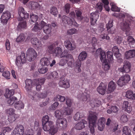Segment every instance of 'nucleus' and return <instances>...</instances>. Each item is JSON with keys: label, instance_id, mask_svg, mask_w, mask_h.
Instances as JSON below:
<instances>
[{"label": "nucleus", "instance_id": "7ed1b4c3", "mask_svg": "<svg viewBox=\"0 0 135 135\" xmlns=\"http://www.w3.org/2000/svg\"><path fill=\"white\" fill-rule=\"evenodd\" d=\"M56 125L58 128L61 129H65L67 125V120L64 118H59L56 120Z\"/></svg>", "mask_w": 135, "mask_h": 135}, {"label": "nucleus", "instance_id": "b1692460", "mask_svg": "<svg viewBox=\"0 0 135 135\" xmlns=\"http://www.w3.org/2000/svg\"><path fill=\"white\" fill-rule=\"evenodd\" d=\"M46 77L48 79L52 78L55 79L58 78V74L56 71H54L51 73L48 72L46 74Z\"/></svg>", "mask_w": 135, "mask_h": 135}, {"label": "nucleus", "instance_id": "49530a36", "mask_svg": "<svg viewBox=\"0 0 135 135\" xmlns=\"http://www.w3.org/2000/svg\"><path fill=\"white\" fill-rule=\"evenodd\" d=\"M25 39L24 34L21 33L17 38L16 41L17 42H21L23 41Z\"/></svg>", "mask_w": 135, "mask_h": 135}, {"label": "nucleus", "instance_id": "c03bdc74", "mask_svg": "<svg viewBox=\"0 0 135 135\" xmlns=\"http://www.w3.org/2000/svg\"><path fill=\"white\" fill-rule=\"evenodd\" d=\"M45 81V79L44 78H40L38 79H34V83L37 84H39L41 85L44 84Z\"/></svg>", "mask_w": 135, "mask_h": 135}, {"label": "nucleus", "instance_id": "79ce46f5", "mask_svg": "<svg viewBox=\"0 0 135 135\" xmlns=\"http://www.w3.org/2000/svg\"><path fill=\"white\" fill-rule=\"evenodd\" d=\"M55 114L56 117L57 118L63 116L64 115L63 109L56 110L55 112Z\"/></svg>", "mask_w": 135, "mask_h": 135}, {"label": "nucleus", "instance_id": "1a4fd4ad", "mask_svg": "<svg viewBox=\"0 0 135 135\" xmlns=\"http://www.w3.org/2000/svg\"><path fill=\"white\" fill-rule=\"evenodd\" d=\"M11 14L9 12H4L1 18V23L3 24H6L8 20L11 17Z\"/></svg>", "mask_w": 135, "mask_h": 135}, {"label": "nucleus", "instance_id": "2f4dec72", "mask_svg": "<svg viewBox=\"0 0 135 135\" xmlns=\"http://www.w3.org/2000/svg\"><path fill=\"white\" fill-rule=\"evenodd\" d=\"M122 135H131L130 129L127 126H124L122 130Z\"/></svg>", "mask_w": 135, "mask_h": 135}, {"label": "nucleus", "instance_id": "9d476101", "mask_svg": "<svg viewBox=\"0 0 135 135\" xmlns=\"http://www.w3.org/2000/svg\"><path fill=\"white\" fill-rule=\"evenodd\" d=\"M18 14L20 17L18 20L21 21L23 19H26L28 18L29 14L25 11L24 9L22 7H20L18 9Z\"/></svg>", "mask_w": 135, "mask_h": 135}, {"label": "nucleus", "instance_id": "58836bf2", "mask_svg": "<svg viewBox=\"0 0 135 135\" xmlns=\"http://www.w3.org/2000/svg\"><path fill=\"white\" fill-rule=\"evenodd\" d=\"M55 45L53 44L48 46L46 50L50 54H53L54 51V48Z\"/></svg>", "mask_w": 135, "mask_h": 135}, {"label": "nucleus", "instance_id": "69168bd1", "mask_svg": "<svg viewBox=\"0 0 135 135\" xmlns=\"http://www.w3.org/2000/svg\"><path fill=\"white\" fill-rule=\"evenodd\" d=\"M120 120L121 122L125 123L128 120V119L126 115H122L120 118Z\"/></svg>", "mask_w": 135, "mask_h": 135}, {"label": "nucleus", "instance_id": "dca6fc26", "mask_svg": "<svg viewBox=\"0 0 135 135\" xmlns=\"http://www.w3.org/2000/svg\"><path fill=\"white\" fill-rule=\"evenodd\" d=\"M105 119L104 117H101L99 119L97 123L98 129L102 131L104 129L105 122Z\"/></svg>", "mask_w": 135, "mask_h": 135}, {"label": "nucleus", "instance_id": "6e6552de", "mask_svg": "<svg viewBox=\"0 0 135 135\" xmlns=\"http://www.w3.org/2000/svg\"><path fill=\"white\" fill-rule=\"evenodd\" d=\"M26 58L25 54L22 52L21 54L16 58V64L18 67H19L21 65V63H23L25 62Z\"/></svg>", "mask_w": 135, "mask_h": 135}, {"label": "nucleus", "instance_id": "f704fd0d", "mask_svg": "<svg viewBox=\"0 0 135 135\" xmlns=\"http://www.w3.org/2000/svg\"><path fill=\"white\" fill-rule=\"evenodd\" d=\"M63 114L64 115H70L73 112V110L70 107H67L65 109H63Z\"/></svg>", "mask_w": 135, "mask_h": 135}, {"label": "nucleus", "instance_id": "f3484780", "mask_svg": "<svg viewBox=\"0 0 135 135\" xmlns=\"http://www.w3.org/2000/svg\"><path fill=\"white\" fill-rule=\"evenodd\" d=\"M107 86L103 83H101L97 89V91L99 93L102 95H104L106 91Z\"/></svg>", "mask_w": 135, "mask_h": 135}, {"label": "nucleus", "instance_id": "5701e85b", "mask_svg": "<svg viewBox=\"0 0 135 135\" xmlns=\"http://www.w3.org/2000/svg\"><path fill=\"white\" fill-rule=\"evenodd\" d=\"M122 108L128 113H130L132 111V107L130 105H129V103L127 101H125L123 102Z\"/></svg>", "mask_w": 135, "mask_h": 135}, {"label": "nucleus", "instance_id": "a18cd8bd", "mask_svg": "<svg viewBox=\"0 0 135 135\" xmlns=\"http://www.w3.org/2000/svg\"><path fill=\"white\" fill-rule=\"evenodd\" d=\"M26 21H21L17 26L18 30H20L22 28H26Z\"/></svg>", "mask_w": 135, "mask_h": 135}, {"label": "nucleus", "instance_id": "bb28decb", "mask_svg": "<svg viewBox=\"0 0 135 135\" xmlns=\"http://www.w3.org/2000/svg\"><path fill=\"white\" fill-rule=\"evenodd\" d=\"M126 97L131 99H135V93H134L133 91L130 90L127 91L126 95Z\"/></svg>", "mask_w": 135, "mask_h": 135}, {"label": "nucleus", "instance_id": "bf43d9fd", "mask_svg": "<svg viewBox=\"0 0 135 135\" xmlns=\"http://www.w3.org/2000/svg\"><path fill=\"white\" fill-rule=\"evenodd\" d=\"M50 133L51 135H54L57 131V128L52 126L50 129Z\"/></svg>", "mask_w": 135, "mask_h": 135}, {"label": "nucleus", "instance_id": "774afa93", "mask_svg": "<svg viewBox=\"0 0 135 135\" xmlns=\"http://www.w3.org/2000/svg\"><path fill=\"white\" fill-rule=\"evenodd\" d=\"M59 103L57 102H55L50 107V109L51 110H54L59 105Z\"/></svg>", "mask_w": 135, "mask_h": 135}, {"label": "nucleus", "instance_id": "39448f33", "mask_svg": "<svg viewBox=\"0 0 135 135\" xmlns=\"http://www.w3.org/2000/svg\"><path fill=\"white\" fill-rule=\"evenodd\" d=\"M62 20L65 23L68 24L70 26L74 25L78 27L79 25L74 20H73L70 18L64 15L62 17Z\"/></svg>", "mask_w": 135, "mask_h": 135}, {"label": "nucleus", "instance_id": "4468645a", "mask_svg": "<svg viewBox=\"0 0 135 135\" xmlns=\"http://www.w3.org/2000/svg\"><path fill=\"white\" fill-rule=\"evenodd\" d=\"M87 123V122L86 120L83 119L75 124L74 128L77 130H80L85 128V125H86Z\"/></svg>", "mask_w": 135, "mask_h": 135}, {"label": "nucleus", "instance_id": "393cba45", "mask_svg": "<svg viewBox=\"0 0 135 135\" xmlns=\"http://www.w3.org/2000/svg\"><path fill=\"white\" fill-rule=\"evenodd\" d=\"M116 87V85L115 83L112 81H111L108 84V93H110L113 91L115 89Z\"/></svg>", "mask_w": 135, "mask_h": 135}, {"label": "nucleus", "instance_id": "f03ea898", "mask_svg": "<svg viewBox=\"0 0 135 135\" xmlns=\"http://www.w3.org/2000/svg\"><path fill=\"white\" fill-rule=\"evenodd\" d=\"M98 52H100V59L101 61H104L103 62V68L104 70H108L110 66L109 64L108 60L105 59L106 56L105 52L100 48L97 50L96 53H98Z\"/></svg>", "mask_w": 135, "mask_h": 135}, {"label": "nucleus", "instance_id": "7c9ffc66", "mask_svg": "<svg viewBox=\"0 0 135 135\" xmlns=\"http://www.w3.org/2000/svg\"><path fill=\"white\" fill-rule=\"evenodd\" d=\"M44 32L46 34L50 33L51 31V25L50 24L45 25L43 28Z\"/></svg>", "mask_w": 135, "mask_h": 135}, {"label": "nucleus", "instance_id": "9b49d317", "mask_svg": "<svg viewBox=\"0 0 135 135\" xmlns=\"http://www.w3.org/2000/svg\"><path fill=\"white\" fill-rule=\"evenodd\" d=\"M132 22V20L130 19H129L126 20L124 23L123 30L124 31H125L127 36L129 34V32L130 30V28L129 26L131 25Z\"/></svg>", "mask_w": 135, "mask_h": 135}, {"label": "nucleus", "instance_id": "5fc2aeb1", "mask_svg": "<svg viewBox=\"0 0 135 135\" xmlns=\"http://www.w3.org/2000/svg\"><path fill=\"white\" fill-rule=\"evenodd\" d=\"M49 117L47 115H46L43 117L42 119V124L46 123L47 122H52L51 121H49Z\"/></svg>", "mask_w": 135, "mask_h": 135}, {"label": "nucleus", "instance_id": "864d4df0", "mask_svg": "<svg viewBox=\"0 0 135 135\" xmlns=\"http://www.w3.org/2000/svg\"><path fill=\"white\" fill-rule=\"evenodd\" d=\"M127 40L130 46L134 45L135 43V40L131 36H129L128 37Z\"/></svg>", "mask_w": 135, "mask_h": 135}, {"label": "nucleus", "instance_id": "338daca9", "mask_svg": "<svg viewBox=\"0 0 135 135\" xmlns=\"http://www.w3.org/2000/svg\"><path fill=\"white\" fill-rule=\"evenodd\" d=\"M12 130V128L9 127H4L2 129V131L3 133L4 134L6 132H9L11 131Z\"/></svg>", "mask_w": 135, "mask_h": 135}, {"label": "nucleus", "instance_id": "a878e982", "mask_svg": "<svg viewBox=\"0 0 135 135\" xmlns=\"http://www.w3.org/2000/svg\"><path fill=\"white\" fill-rule=\"evenodd\" d=\"M43 128L44 131H49L51 127L52 126L53 122H50L42 124Z\"/></svg>", "mask_w": 135, "mask_h": 135}, {"label": "nucleus", "instance_id": "de8ad7c7", "mask_svg": "<svg viewBox=\"0 0 135 135\" xmlns=\"http://www.w3.org/2000/svg\"><path fill=\"white\" fill-rule=\"evenodd\" d=\"M75 12L77 19L79 21H81L83 18V17L81 16L82 13L80 11L76 10L75 11Z\"/></svg>", "mask_w": 135, "mask_h": 135}, {"label": "nucleus", "instance_id": "e433bc0d", "mask_svg": "<svg viewBox=\"0 0 135 135\" xmlns=\"http://www.w3.org/2000/svg\"><path fill=\"white\" fill-rule=\"evenodd\" d=\"M14 93V91L13 90H9L8 89H7L6 90L4 96L6 98H9L13 95Z\"/></svg>", "mask_w": 135, "mask_h": 135}, {"label": "nucleus", "instance_id": "c85d7f7f", "mask_svg": "<svg viewBox=\"0 0 135 135\" xmlns=\"http://www.w3.org/2000/svg\"><path fill=\"white\" fill-rule=\"evenodd\" d=\"M25 84L26 90L28 91H30L32 86V81L30 79H27L25 81Z\"/></svg>", "mask_w": 135, "mask_h": 135}, {"label": "nucleus", "instance_id": "09e8293b", "mask_svg": "<svg viewBox=\"0 0 135 135\" xmlns=\"http://www.w3.org/2000/svg\"><path fill=\"white\" fill-rule=\"evenodd\" d=\"M110 5L111 6V10L112 11L117 12L120 11V8L116 6L115 4L113 3H111Z\"/></svg>", "mask_w": 135, "mask_h": 135}, {"label": "nucleus", "instance_id": "c756f323", "mask_svg": "<svg viewBox=\"0 0 135 135\" xmlns=\"http://www.w3.org/2000/svg\"><path fill=\"white\" fill-rule=\"evenodd\" d=\"M14 107L17 109L20 110L23 109L24 107V104L21 101L16 102L14 104Z\"/></svg>", "mask_w": 135, "mask_h": 135}, {"label": "nucleus", "instance_id": "aec40b11", "mask_svg": "<svg viewBox=\"0 0 135 135\" xmlns=\"http://www.w3.org/2000/svg\"><path fill=\"white\" fill-rule=\"evenodd\" d=\"M135 56V50H130L125 53V57L127 59L131 58Z\"/></svg>", "mask_w": 135, "mask_h": 135}, {"label": "nucleus", "instance_id": "2eb2a0df", "mask_svg": "<svg viewBox=\"0 0 135 135\" xmlns=\"http://www.w3.org/2000/svg\"><path fill=\"white\" fill-rule=\"evenodd\" d=\"M59 85L60 87L66 89L68 88L70 86L69 80L65 79L63 80L60 79L59 83Z\"/></svg>", "mask_w": 135, "mask_h": 135}, {"label": "nucleus", "instance_id": "ea45409f", "mask_svg": "<svg viewBox=\"0 0 135 135\" xmlns=\"http://www.w3.org/2000/svg\"><path fill=\"white\" fill-rule=\"evenodd\" d=\"M62 50L61 48L59 47L56 48L54 49V54H55L56 56L60 57L62 53Z\"/></svg>", "mask_w": 135, "mask_h": 135}, {"label": "nucleus", "instance_id": "20e7f679", "mask_svg": "<svg viewBox=\"0 0 135 135\" xmlns=\"http://www.w3.org/2000/svg\"><path fill=\"white\" fill-rule=\"evenodd\" d=\"M131 80L130 76L128 74H126L121 76L117 81V83L120 87L126 85Z\"/></svg>", "mask_w": 135, "mask_h": 135}, {"label": "nucleus", "instance_id": "72a5a7b5", "mask_svg": "<svg viewBox=\"0 0 135 135\" xmlns=\"http://www.w3.org/2000/svg\"><path fill=\"white\" fill-rule=\"evenodd\" d=\"M40 63L42 66H47L50 64V62L48 58L44 57L41 59Z\"/></svg>", "mask_w": 135, "mask_h": 135}, {"label": "nucleus", "instance_id": "a211bd4d", "mask_svg": "<svg viewBox=\"0 0 135 135\" xmlns=\"http://www.w3.org/2000/svg\"><path fill=\"white\" fill-rule=\"evenodd\" d=\"M66 61L68 66L69 67H73L74 65V60L72 56L70 54L68 55V57L66 59Z\"/></svg>", "mask_w": 135, "mask_h": 135}, {"label": "nucleus", "instance_id": "8fccbe9b", "mask_svg": "<svg viewBox=\"0 0 135 135\" xmlns=\"http://www.w3.org/2000/svg\"><path fill=\"white\" fill-rule=\"evenodd\" d=\"M2 75L7 79H10V73L8 71H4L2 73Z\"/></svg>", "mask_w": 135, "mask_h": 135}, {"label": "nucleus", "instance_id": "4d7b16f0", "mask_svg": "<svg viewBox=\"0 0 135 135\" xmlns=\"http://www.w3.org/2000/svg\"><path fill=\"white\" fill-rule=\"evenodd\" d=\"M61 53L60 56L61 58L66 57V58L68 57V55L70 54H68V51L67 50H64L63 52L62 51Z\"/></svg>", "mask_w": 135, "mask_h": 135}, {"label": "nucleus", "instance_id": "c9c22d12", "mask_svg": "<svg viewBox=\"0 0 135 135\" xmlns=\"http://www.w3.org/2000/svg\"><path fill=\"white\" fill-rule=\"evenodd\" d=\"M112 51L116 57L119 58L120 57V54L119 53V50L117 46H114L113 47Z\"/></svg>", "mask_w": 135, "mask_h": 135}, {"label": "nucleus", "instance_id": "473e14b6", "mask_svg": "<svg viewBox=\"0 0 135 135\" xmlns=\"http://www.w3.org/2000/svg\"><path fill=\"white\" fill-rule=\"evenodd\" d=\"M84 115L82 112H78L74 115V119L76 121L79 120L83 118Z\"/></svg>", "mask_w": 135, "mask_h": 135}, {"label": "nucleus", "instance_id": "cd10ccee", "mask_svg": "<svg viewBox=\"0 0 135 135\" xmlns=\"http://www.w3.org/2000/svg\"><path fill=\"white\" fill-rule=\"evenodd\" d=\"M43 3L42 1L38 0L37 2H34V6L37 9L42 10L43 9Z\"/></svg>", "mask_w": 135, "mask_h": 135}, {"label": "nucleus", "instance_id": "412c9836", "mask_svg": "<svg viewBox=\"0 0 135 135\" xmlns=\"http://www.w3.org/2000/svg\"><path fill=\"white\" fill-rule=\"evenodd\" d=\"M113 26V21L110 19L108 23L106 24V28L107 31L109 33L113 34L114 33V31L111 30V28Z\"/></svg>", "mask_w": 135, "mask_h": 135}, {"label": "nucleus", "instance_id": "a19ab883", "mask_svg": "<svg viewBox=\"0 0 135 135\" xmlns=\"http://www.w3.org/2000/svg\"><path fill=\"white\" fill-rule=\"evenodd\" d=\"M17 98L14 96L8 99L7 101V103L9 105H12L13 104H14L15 103L17 102Z\"/></svg>", "mask_w": 135, "mask_h": 135}, {"label": "nucleus", "instance_id": "052dcab7", "mask_svg": "<svg viewBox=\"0 0 135 135\" xmlns=\"http://www.w3.org/2000/svg\"><path fill=\"white\" fill-rule=\"evenodd\" d=\"M103 5V3L101 2H99L96 4V7L99 11L101 12L102 10Z\"/></svg>", "mask_w": 135, "mask_h": 135}, {"label": "nucleus", "instance_id": "0eeeda50", "mask_svg": "<svg viewBox=\"0 0 135 135\" xmlns=\"http://www.w3.org/2000/svg\"><path fill=\"white\" fill-rule=\"evenodd\" d=\"M24 129V127L22 125H18L15 128L12 135H23Z\"/></svg>", "mask_w": 135, "mask_h": 135}, {"label": "nucleus", "instance_id": "4be33fe9", "mask_svg": "<svg viewBox=\"0 0 135 135\" xmlns=\"http://www.w3.org/2000/svg\"><path fill=\"white\" fill-rule=\"evenodd\" d=\"M99 18V15L98 12H92L90 14V23L91 24H94L95 22H93V20L97 21V19Z\"/></svg>", "mask_w": 135, "mask_h": 135}, {"label": "nucleus", "instance_id": "f8f14e48", "mask_svg": "<svg viewBox=\"0 0 135 135\" xmlns=\"http://www.w3.org/2000/svg\"><path fill=\"white\" fill-rule=\"evenodd\" d=\"M131 65L129 62H126L124 65L123 67L119 68L118 70L120 72L124 73H128L130 70Z\"/></svg>", "mask_w": 135, "mask_h": 135}, {"label": "nucleus", "instance_id": "603ef678", "mask_svg": "<svg viewBox=\"0 0 135 135\" xmlns=\"http://www.w3.org/2000/svg\"><path fill=\"white\" fill-rule=\"evenodd\" d=\"M50 13L54 15L57 14L58 11L56 7L53 6L50 9Z\"/></svg>", "mask_w": 135, "mask_h": 135}, {"label": "nucleus", "instance_id": "13d9d810", "mask_svg": "<svg viewBox=\"0 0 135 135\" xmlns=\"http://www.w3.org/2000/svg\"><path fill=\"white\" fill-rule=\"evenodd\" d=\"M73 100L67 97L66 99V103L69 107H71L72 105Z\"/></svg>", "mask_w": 135, "mask_h": 135}, {"label": "nucleus", "instance_id": "680f3d73", "mask_svg": "<svg viewBox=\"0 0 135 135\" xmlns=\"http://www.w3.org/2000/svg\"><path fill=\"white\" fill-rule=\"evenodd\" d=\"M48 70V69L46 67H43L38 70V71L41 74H44Z\"/></svg>", "mask_w": 135, "mask_h": 135}, {"label": "nucleus", "instance_id": "6e6d98bb", "mask_svg": "<svg viewBox=\"0 0 135 135\" xmlns=\"http://www.w3.org/2000/svg\"><path fill=\"white\" fill-rule=\"evenodd\" d=\"M77 32L76 29L75 28H71L68 30L67 31V34L68 35H72L75 33Z\"/></svg>", "mask_w": 135, "mask_h": 135}, {"label": "nucleus", "instance_id": "37998d69", "mask_svg": "<svg viewBox=\"0 0 135 135\" xmlns=\"http://www.w3.org/2000/svg\"><path fill=\"white\" fill-rule=\"evenodd\" d=\"M54 101H60L63 102L65 100V97L57 95L54 98Z\"/></svg>", "mask_w": 135, "mask_h": 135}, {"label": "nucleus", "instance_id": "ddd939ff", "mask_svg": "<svg viewBox=\"0 0 135 135\" xmlns=\"http://www.w3.org/2000/svg\"><path fill=\"white\" fill-rule=\"evenodd\" d=\"M64 43L66 48L70 51L73 50L76 47L75 44L72 41L71 42L69 40H66L65 41Z\"/></svg>", "mask_w": 135, "mask_h": 135}, {"label": "nucleus", "instance_id": "4c0bfd02", "mask_svg": "<svg viewBox=\"0 0 135 135\" xmlns=\"http://www.w3.org/2000/svg\"><path fill=\"white\" fill-rule=\"evenodd\" d=\"M87 56V54L85 51H82L79 55L78 59L83 61L84 60Z\"/></svg>", "mask_w": 135, "mask_h": 135}, {"label": "nucleus", "instance_id": "6ab92c4d", "mask_svg": "<svg viewBox=\"0 0 135 135\" xmlns=\"http://www.w3.org/2000/svg\"><path fill=\"white\" fill-rule=\"evenodd\" d=\"M26 55L27 58L30 61H32V56H34V49L32 48H29L27 51Z\"/></svg>", "mask_w": 135, "mask_h": 135}, {"label": "nucleus", "instance_id": "f257e3e1", "mask_svg": "<svg viewBox=\"0 0 135 135\" xmlns=\"http://www.w3.org/2000/svg\"><path fill=\"white\" fill-rule=\"evenodd\" d=\"M89 128L91 134L95 135L94 127H95L98 118L97 113L91 111L89 112Z\"/></svg>", "mask_w": 135, "mask_h": 135}, {"label": "nucleus", "instance_id": "423d86ee", "mask_svg": "<svg viewBox=\"0 0 135 135\" xmlns=\"http://www.w3.org/2000/svg\"><path fill=\"white\" fill-rule=\"evenodd\" d=\"M38 18V16L36 15H34V21H35L36 23L35 26H34V31H36L38 30H40L42 28H43L44 26L46 25V23L43 21H42L38 23L37 22V20Z\"/></svg>", "mask_w": 135, "mask_h": 135}, {"label": "nucleus", "instance_id": "0e129e2a", "mask_svg": "<svg viewBox=\"0 0 135 135\" xmlns=\"http://www.w3.org/2000/svg\"><path fill=\"white\" fill-rule=\"evenodd\" d=\"M107 55L108 61L112 60L113 59V54L112 52L108 51L107 52Z\"/></svg>", "mask_w": 135, "mask_h": 135}, {"label": "nucleus", "instance_id": "3c124183", "mask_svg": "<svg viewBox=\"0 0 135 135\" xmlns=\"http://www.w3.org/2000/svg\"><path fill=\"white\" fill-rule=\"evenodd\" d=\"M16 115L15 114L9 115L8 117V120L10 123H12L14 122L16 118Z\"/></svg>", "mask_w": 135, "mask_h": 135}, {"label": "nucleus", "instance_id": "e2e57ef3", "mask_svg": "<svg viewBox=\"0 0 135 135\" xmlns=\"http://www.w3.org/2000/svg\"><path fill=\"white\" fill-rule=\"evenodd\" d=\"M15 110L13 109L10 108L7 109L6 112L7 114L9 115L15 114Z\"/></svg>", "mask_w": 135, "mask_h": 135}]
</instances>
